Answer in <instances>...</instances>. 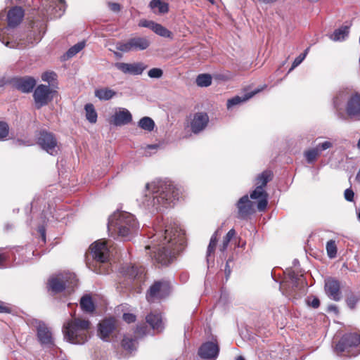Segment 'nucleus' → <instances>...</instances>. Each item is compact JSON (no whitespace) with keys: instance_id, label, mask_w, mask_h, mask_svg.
Returning <instances> with one entry per match:
<instances>
[{"instance_id":"obj_1","label":"nucleus","mask_w":360,"mask_h":360,"mask_svg":"<svg viewBox=\"0 0 360 360\" xmlns=\"http://www.w3.org/2000/svg\"><path fill=\"white\" fill-rule=\"evenodd\" d=\"M154 231L155 238L152 245L146 248L153 250L151 257L158 263L167 265L183 250L186 244L184 232L175 222L157 224L154 226Z\"/></svg>"},{"instance_id":"obj_2","label":"nucleus","mask_w":360,"mask_h":360,"mask_svg":"<svg viewBox=\"0 0 360 360\" xmlns=\"http://www.w3.org/2000/svg\"><path fill=\"white\" fill-rule=\"evenodd\" d=\"M179 197V188L172 182L157 179L146 184L137 202L141 208L155 213L170 206Z\"/></svg>"},{"instance_id":"obj_3","label":"nucleus","mask_w":360,"mask_h":360,"mask_svg":"<svg viewBox=\"0 0 360 360\" xmlns=\"http://www.w3.org/2000/svg\"><path fill=\"white\" fill-rule=\"evenodd\" d=\"M139 228L135 216L127 212H115L108 219V232L112 236L117 235L124 240H129Z\"/></svg>"},{"instance_id":"obj_4","label":"nucleus","mask_w":360,"mask_h":360,"mask_svg":"<svg viewBox=\"0 0 360 360\" xmlns=\"http://www.w3.org/2000/svg\"><path fill=\"white\" fill-rule=\"evenodd\" d=\"M66 321L63 328L65 339L72 343L82 345L89 336L90 322L86 319L74 317Z\"/></svg>"},{"instance_id":"obj_5","label":"nucleus","mask_w":360,"mask_h":360,"mask_svg":"<svg viewBox=\"0 0 360 360\" xmlns=\"http://www.w3.org/2000/svg\"><path fill=\"white\" fill-rule=\"evenodd\" d=\"M347 99L345 112L352 120H360V94H354L347 97L345 91L339 92L333 98V105L337 110L342 109L343 102Z\"/></svg>"},{"instance_id":"obj_6","label":"nucleus","mask_w":360,"mask_h":360,"mask_svg":"<svg viewBox=\"0 0 360 360\" xmlns=\"http://www.w3.org/2000/svg\"><path fill=\"white\" fill-rule=\"evenodd\" d=\"M91 254L96 263V266L99 264V267L91 268L92 271L97 274H107L108 269L105 268V265L109 260L110 250L108 244L105 240H99L94 242L90 246Z\"/></svg>"},{"instance_id":"obj_7","label":"nucleus","mask_w":360,"mask_h":360,"mask_svg":"<svg viewBox=\"0 0 360 360\" xmlns=\"http://www.w3.org/2000/svg\"><path fill=\"white\" fill-rule=\"evenodd\" d=\"M273 177V174L269 170H265L259 174L256 179V188L250 193L252 199H258L257 209L259 211H264L268 204V194L264 191V187L267 183L269 182Z\"/></svg>"},{"instance_id":"obj_8","label":"nucleus","mask_w":360,"mask_h":360,"mask_svg":"<svg viewBox=\"0 0 360 360\" xmlns=\"http://www.w3.org/2000/svg\"><path fill=\"white\" fill-rule=\"evenodd\" d=\"M360 336L356 333H347L336 345L335 350L338 355L346 353L348 356H356L360 353Z\"/></svg>"},{"instance_id":"obj_9","label":"nucleus","mask_w":360,"mask_h":360,"mask_svg":"<svg viewBox=\"0 0 360 360\" xmlns=\"http://www.w3.org/2000/svg\"><path fill=\"white\" fill-rule=\"evenodd\" d=\"M49 285L54 292H59L65 289L68 291L73 290L74 288L77 285V279L74 273L60 274L49 279Z\"/></svg>"},{"instance_id":"obj_10","label":"nucleus","mask_w":360,"mask_h":360,"mask_svg":"<svg viewBox=\"0 0 360 360\" xmlns=\"http://www.w3.org/2000/svg\"><path fill=\"white\" fill-rule=\"evenodd\" d=\"M304 288V279L302 276H298L294 271L288 274V280L283 281L280 288L283 294L286 296L295 297L297 290Z\"/></svg>"},{"instance_id":"obj_11","label":"nucleus","mask_w":360,"mask_h":360,"mask_svg":"<svg viewBox=\"0 0 360 360\" xmlns=\"http://www.w3.org/2000/svg\"><path fill=\"white\" fill-rule=\"evenodd\" d=\"M150 42L146 37H135L124 42H118L116 49L122 52L143 51L149 47Z\"/></svg>"},{"instance_id":"obj_12","label":"nucleus","mask_w":360,"mask_h":360,"mask_svg":"<svg viewBox=\"0 0 360 360\" xmlns=\"http://www.w3.org/2000/svg\"><path fill=\"white\" fill-rule=\"evenodd\" d=\"M32 326L37 330V337L39 343L46 347L54 346V340L52 332L47 325L40 320H33Z\"/></svg>"},{"instance_id":"obj_13","label":"nucleus","mask_w":360,"mask_h":360,"mask_svg":"<svg viewBox=\"0 0 360 360\" xmlns=\"http://www.w3.org/2000/svg\"><path fill=\"white\" fill-rule=\"evenodd\" d=\"M41 148L51 155H56L59 150V145L55 135L51 132L42 131L37 141Z\"/></svg>"},{"instance_id":"obj_14","label":"nucleus","mask_w":360,"mask_h":360,"mask_svg":"<svg viewBox=\"0 0 360 360\" xmlns=\"http://www.w3.org/2000/svg\"><path fill=\"white\" fill-rule=\"evenodd\" d=\"M53 92L48 85L39 84L37 86L33 93L36 108L39 109L51 101Z\"/></svg>"},{"instance_id":"obj_15","label":"nucleus","mask_w":360,"mask_h":360,"mask_svg":"<svg viewBox=\"0 0 360 360\" xmlns=\"http://www.w3.org/2000/svg\"><path fill=\"white\" fill-rule=\"evenodd\" d=\"M169 283L166 281H156L152 285L146 295L147 300L153 302L168 295L169 292Z\"/></svg>"},{"instance_id":"obj_16","label":"nucleus","mask_w":360,"mask_h":360,"mask_svg":"<svg viewBox=\"0 0 360 360\" xmlns=\"http://www.w3.org/2000/svg\"><path fill=\"white\" fill-rule=\"evenodd\" d=\"M46 15L50 18H60L65 11L64 0H46L44 3Z\"/></svg>"},{"instance_id":"obj_17","label":"nucleus","mask_w":360,"mask_h":360,"mask_svg":"<svg viewBox=\"0 0 360 360\" xmlns=\"http://www.w3.org/2000/svg\"><path fill=\"white\" fill-rule=\"evenodd\" d=\"M236 206L238 209L237 217L238 219H245L254 212L253 203L249 200L248 195L240 198Z\"/></svg>"},{"instance_id":"obj_18","label":"nucleus","mask_w":360,"mask_h":360,"mask_svg":"<svg viewBox=\"0 0 360 360\" xmlns=\"http://www.w3.org/2000/svg\"><path fill=\"white\" fill-rule=\"evenodd\" d=\"M115 329V320L112 318L106 319L99 323L98 335L103 340L108 341Z\"/></svg>"},{"instance_id":"obj_19","label":"nucleus","mask_w":360,"mask_h":360,"mask_svg":"<svg viewBox=\"0 0 360 360\" xmlns=\"http://www.w3.org/2000/svg\"><path fill=\"white\" fill-rule=\"evenodd\" d=\"M219 351V346L213 342L203 343L198 349V355L203 359H215Z\"/></svg>"},{"instance_id":"obj_20","label":"nucleus","mask_w":360,"mask_h":360,"mask_svg":"<svg viewBox=\"0 0 360 360\" xmlns=\"http://www.w3.org/2000/svg\"><path fill=\"white\" fill-rule=\"evenodd\" d=\"M13 86L22 93H29L36 85V80L32 77L14 78L12 80Z\"/></svg>"},{"instance_id":"obj_21","label":"nucleus","mask_w":360,"mask_h":360,"mask_svg":"<svg viewBox=\"0 0 360 360\" xmlns=\"http://www.w3.org/2000/svg\"><path fill=\"white\" fill-rule=\"evenodd\" d=\"M115 67L124 74L130 75H141L146 68L143 63H116Z\"/></svg>"},{"instance_id":"obj_22","label":"nucleus","mask_w":360,"mask_h":360,"mask_svg":"<svg viewBox=\"0 0 360 360\" xmlns=\"http://www.w3.org/2000/svg\"><path fill=\"white\" fill-rule=\"evenodd\" d=\"M139 26L149 28L155 34L161 37L167 38L172 37V32L169 30H167L160 24L155 22L154 21L141 20L139 22Z\"/></svg>"},{"instance_id":"obj_23","label":"nucleus","mask_w":360,"mask_h":360,"mask_svg":"<svg viewBox=\"0 0 360 360\" xmlns=\"http://www.w3.org/2000/svg\"><path fill=\"white\" fill-rule=\"evenodd\" d=\"M132 120L131 112L126 108H118L112 117V123L115 126H123L129 124Z\"/></svg>"},{"instance_id":"obj_24","label":"nucleus","mask_w":360,"mask_h":360,"mask_svg":"<svg viewBox=\"0 0 360 360\" xmlns=\"http://www.w3.org/2000/svg\"><path fill=\"white\" fill-rule=\"evenodd\" d=\"M209 122L208 115L204 112H198L191 122V129L194 134L202 131L207 125Z\"/></svg>"},{"instance_id":"obj_25","label":"nucleus","mask_w":360,"mask_h":360,"mask_svg":"<svg viewBox=\"0 0 360 360\" xmlns=\"http://www.w3.org/2000/svg\"><path fill=\"white\" fill-rule=\"evenodd\" d=\"M340 283L335 279L328 278L325 281V290L327 295L335 301H339L341 299V292L340 290Z\"/></svg>"},{"instance_id":"obj_26","label":"nucleus","mask_w":360,"mask_h":360,"mask_svg":"<svg viewBox=\"0 0 360 360\" xmlns=\"http://www.w3.org/2000/svg\"><path fill=\"white\" fill-rule=\"evenodd\" d=\"M24 17V11L21 7L15 6L10 9L7 14L8 25L10 27L18 26Z\"/></svg>"},{"instance_id":"obj_27","label":"nucleus","mask_w":360,"mask_h":360,"mask_svg":"<svg viewBox=\"0 0 360 360\" xmlns=\"http://www.w3.org/2000/svg\"><path fill=\"white\" fill-rule=\"evenodd\" d=\"M266 86V85H264L262 87L256 89L254 91H252L245 94L243 96H236L231 99H229L227 101V104H226L227 108L229 110H230L233 106L237 105L243 102H245L246 101L249 100L252 96H254L255 94H257V93L260 92L264 89H265Z\"/></svg>"},{"instance_id":"obj_28","label":"nucleus","mask_w":360,"mask_h":360,"mask_svg":"<svg viewBox=\"0 0 360 360\" xmlns=\"http://www.w3.org/2000/svg\"><path fill=\"white\" fill-rule=\"evenodd\" d=\"M147 323L153 330L161 331L163 329V323L161 314L159 313H150L146 316Z\"/></svg>"},{"instance_id":"obj_29","label":"nucleus","mask_w":360,"mask_h":360,"mask_svg":"<svg viewBox=\"0 0 360 360\" xmlns=\"http://www.w3.org/2000/svg\"><path fill=\"white\" fill-rule=\"evenodd\" d=\"M123 273L131 278H136L141 276L144 273V268L136 266H127L123 268Z\"/></svg>"},{"instance_id":"obj_30","label":"nucleus","mask_w":360,"mask_h":360,"mask_svg":"<svg viewBox=\"0 0 360 360\" xmlns=\"http://www.w3.org/2000/svg\"><path fill=\"white\" fill-rule=\"evenodd\" d=\"M349 34V27L342 26L335 30L330 36V39L334 41H340L345 40Z\"/></svg>"},{"instance_id":"obj_31","label":"nucleus","mask_w":360,"mask_h":360,"mask_svg":"<svg viewBox=\"0 0 360 360\" xmlns=\"http://www.w3.org/2000/svg\"><path fill=\"white\" fill-rule=\"evenodd\" d=\"M137 340L136 338L125 335L122 341V347L129 352L136 349Z\"/></svg>"},{"instance_id":"obj_32","label":"nucleus","mask_w":360,"mask_h":360,"mask_svg":"<svg viewBox=\"0 0 360 360\" xmlns=\"http://www.w3.org/2000/svg\"><path fill=\"white\" fill-rule=\"evenodd\" d=\"M80 306L82 309L86 312H93L95 307L90 295H84L80 300Z\"/></svg>"},{"instance_id":"obj_33","label":"nucleus","mask_w":360,"mask_h":360,"mask_svg":"<svg viewBox=\"0 0 360 360\" xmlns=\"http://www.w3.org/2000/svg\"><path fill=\"white\" fill-rule=\"evenodd\" d=\"M115 91L108 88L97 89L95 91V96L100 100L108 101L115 95Z\"/></svg>"},{"instance_id":"obj_34","label":"nucleus","mask_w":360,"mask_h":360,"mask_svg":"<svg viewBox=\"0 0 360 360\" xmlns=\"http://www.w3.org/2000/svg\"><path fill=\"white\" fill-rule=\"evenodd\" d=\"M219 232V229H217L213 233V235L212 236V237L210 238V243L208 245L207 250V262H210V257H211V255L212 254H214V252L215 251L217 243V240H218L217 236H218Z\"/></svg>"},{"instance_id":"obj_35","label":"nucleus","mask_w":360,"mask_h":360,"mask_svg":"<svg viewBox=\"0 0 360 360\" xmlns=\"http://www.w3.org/2000/svg\"><path fill=\"white\" fill-rule=\"evenodd\" d=\"M86 120L91 123H96L97 121V112L91 103H87L84 106Z\"/></svg>"},{"instance_id":"obj_36","label":"nucleus","mask_w":360,"mask_h":360,"mask_svg":"<svg viewBox=\"0 0 360 360\" xmlns=\"http://www.w3.org/2000/svg\"><path fill=\"white\" fill-rule=\"evenodd\" d=\"M138 126L145 131H151L155 127V122L150 117H143L139 121Z\"/></svg>"},{"instance_id":"obj_37","label":"nucleus","mask_w":360,"mask_h":360,"mask_svg":"<svg viewBox=\"0 0 360 360\" xmlns=\"http://www.w3.org/2000/svg\"><path fill=\"white\" fill-rule=\"evenodd\" d=\"M150 7L153 10L158 9L159 13H166L169 11L168 4L161 0H152L150 3Z\"/></svg>"},{"instance_id":"obj_38","label":"nucleus","mask_w":360,"mask_h":360,"mask_svg":"<svg viewBox=\"0 0 360 360\" xmlns=\"http://www.w3.org/2000/svg\"><path fill=\"white\" fill-rule=\"evenodd\" d=\"M198 86L207 87L212 84V77L209 74H200L196 78Z\"/></svg>"},{"instance_id":"obj_39","label":"nucleus","mask_w":360,"mask_h":360,"mask_svg":"<svg viewBox=\"0 0 360 360\" xmlns=\"http://www.w3.org/2000/svg\"><path fill=\"white\" fill-rule=\"evenodd\" d=\"M85 46L84 41H80L77 44H75L72 47H70L68 51L66 52L67 58H70L75 56L77 53H78L80 51H82Z\"/></svg>"},{"instance_id":"obj_40","label":"nucleus","mask_w":360,"mask_h":360,"mask_svg":"<svg viewBox=\"0 0 360 360\" xmlns=\"http://www.w3.org/2000/svg\"><path fill=\"white\" fill-rule=\"evenodd\" d=\"M304 156L307 162L309 164L314 162L320 156L317 151L314 148H310L304 153Z\"/></svg>"},{"instance_id":"obj_41","label":"nucleus","mask_w":360,"mask_h":360,"mask_svg":"<svg viewBox=\"0 0 360 360\" xmlns=\"http://www.w3.org/2000/svg\"><path fill=\"white\" fill-rule=\"evenodd\" d=\"M326 251L328 256L330 258H334L337 255V246L335 244V241L333 240H330L326 243Z\"/></svg>"},{"instance_id":"obj_42","label":"nucleus","mask_w":360,"mask_h":360,"mask_svg":"<svg viewBox=\"0 0 360 360\" xmlns=\"http://www.w3.org/2000/svg\"><path fill=\"white\" fill-rule=\"evenodd\" d=\"M359 301V295L357 294L351 293L346 299V303L349 308L353 309L355 308L356 304Z\"/></svg>"},{"instance_id":"obj_43","label":"nucleus","mask_w":360,"mask_h":360,"mask_svg":"<svg viewBox=\"0 0 360 360\" xmlns=\"http://www.w3.org/2000/svg\"><path fill=\"white\" fill-rule=\"evenodd\" d=\"M9 134V126L7 122L0 121V141L6 140Z\"/></svg>"},{"instance_id":"obj_44","label":"nucleus","mask_w":360,"mask_h":360,"mask_svg":"<svg viewBox=\"0 0 360 360\" xmlns=\"http://www.w3.org/2000/svg\"><path fill=\"white\" fill-rule=\"evenodd\" d=\"M148 75L150 78L159 79L163 75V71L160 68H154L148 72Z\"/></svg>"},{"instance_id":"obj_45","label":"nucleus","mask_w":360,"mask_h":360,"mask_svg":"<svg viewBox=\"0 0 360 360\" xmlns=\"http://www.w3.org/2000/svg\"><path fill=\"white\" fill-rule=\"evenodd\" d=\"M307 303L309 306L316 309L320 305V301L318 297L314 296L308 297L307 299Z\"/></svg>"},{"instance_id":"obj_46","label":"nucleus","mask_w":360,"mask_h":360,"mask_svg":"<svg viewBox=\"0 0 360 360\" xmlns=\"http://www.w3.org/2000/svg\"><path fill=\"white\" fill-rule=\"evenodd\" d=\"M56 78V74L54 72H46L42 74L41 79L44 82H47L49 83L55 80Z\"/></svg>"},{"instance_id":"obj_47","label":"nucleus","mask_w":360,"mask_h":360,"mask_svg":"<svg viewBox=\"0 0 360 360\" xmlns=\"http://www.w3.org/2000/svg\"><path fill=\"white\" fill-rule=\"evenodd\" d=\"M319 148L321 150L322 152L330 149L333 147L334 143L331 141L327 140L323 142L319 143L317 144Z\"/></svg>"},{"instance_id":"obj_48","label":"nucleus","mask_w":360,"mask_h":360,"mask_svg":"<svg viewBox=\"0 0 360 360\" xmlns=\"http://www.w3.org/2000/svg\"><path fill=\"white\" fill-rule=\"evenodd\" d=\"M304 60V55L300 54L294 60L291 68L289 70V72L292 71L294 68L297 67Z\"/></svg>"},{"instance_id":"obj_49","label":"nucleus","mask_w":360,"mask_h":360,"mask_svg":"<svg viewBox=\"0 0 360 360\" xmlns=\"http://www.w3.org/2000/svg\"><path fill=\"white\" fill-rule=\"evenodd\" d=\"M354 193L352 189L347 188L345 191L344 196H345V198L346 200H347L349 202H352L354 200Z\"/></svg>"},{"instance_id":"obj_50","label":"nucleus","mask_w":360,"mask_h":360,"mask_svg":"<svg viewBox=\"0 0 360 360\" xmlns=\"http://www.w3.org/2000/svg\"><path fill=\"white\" fill-rule=\"evenodd\" d=\"M11 307L6 304L5 302L0 301V313H11Z\"/></svg>"},{"instance_id":"obj_51","label":"nucleus","mask_w":360,"mask_h":360,"mask_svg":"<svg viewBox=\"0 0 360 360\" xmlns=\"http://www.w3.org/2000/svg\"><path fill=\"white\" fill-rule=\"evenodd\" d=\"M123 319L128 323H133L136 320V316L132 314L124 313L123 314Z\"/></svg>"},{"instance_id":"obj_52","label":"nucleus","mask_w":360,"mask_h":360,"mask_svg":"<svg viewBox=\"0 0 360 360\" xmlns=\"http://www.w3.org/2000/svg\"><path fill=\"white\" fill-rule=\"evenodd\" d=\"M236 231L233 229H231L225 236L223 240L226 242H230L231 240L235 236Z\"/></svg>"},{"instance_id":"obj_53","label":"nucleus","mask_w":360,"mask_h":360,"mask_svg":"<svg viewBox=\"0 0 360 360\" xmlns=\"http://www.w3.org/2000/svg\"><path fill=\"white\" fill-rule=\"evenodd\" d=\"M110 9L113 12H118L120 10V5L117 3H110L108 4Z\"/></svg>"},{"instance_id":"obj_54","label":"nucleus","mask_w":360,"mask_h":360,"mask_svg":"<svg viewBox=\"0 0 360 360\" xmlns=\"http://www.w3.org/2000/svg\"><path fill=\"white\" fill-rule=\"evenodd\" d=\"M328 311L333 312L335 314L338 315L339 314L338 308L335 304H330L328 307Z\"/></svg>"},{"instance_id":"obj_55","label":"nucleus","mask_w":360,"mask_h":360,"mask_svg":"<svg viewBox=\"0 0 360 360\" xmlns=\"http://www.w3.org/2000/svg\"><path fill=\"white\" fill-rule=\"evenodd\" d=\"M229 244V242H226L224 240H223L222 243L219 247V251L221 253H224V252L226 250V249L228 248Z\"/></svg>"},{"instance_id":"obj_56","label":"nucleus","mask_w":360,"mask_h":360,"mask_svg":"<svg viewBox=\"0 0 360 360\" xmlns=\"http://www.w3.org/2000/svg\"><path fill=\"white\" fill-rule=\"evenodd\" d=\"M38 231L41 234L42 240L45 241V228L43 226H39L38 229Z\"/></svg>"},{"instance_id":"obj_57","label":"nucleus","mask_w":360,"mask_h":360,"mask_svg":"<svg viewBox=\"0 0 360 360\" xmlns=\"http://www.w3.org/2000/svg\"><path fill=\"white\" fill-rule=\"evenodd\" d=\"M230 260H228L226 262V266H225V274H226V278H228V277L229 276V275L231 274V269H230V267H229V262Z\"/></svg>"},{"instance_id":"obj_58","label":"nucleus","mask_w":360,"mask_h":360,"mask_svg":"<svg viewBox=\"0 0 360 360\" xmlns=\"http://www.w3.org/2000/svg\"><path fill=\"white\" fill-rule=\"evenodd\" d=\"M258 1L262 2V3H264V4H269L274 3L277 0H258Z\"/></svg>"},{"instance_id":"obj_59","label":"nucleus","mask_w":360,"mask_h":360,"mask_svg":"<svg viewBox=\"0 0 360 360\" xmlns=\"http://www.w3.org/2000/svg\"><path fill=\"white\" fill-rule=\"evenodd\" d=\"M316 151L317 153L319 154V155L321 156V154H322V151L319 148V146L316 145V147L314 148Z\"/></svg>"},{"instance_id":"obj_60","label":"nucleus","mask_w":360,"mask_h":360,"mask_svg":"<svg viewBox=\"0 0 360 360\" xmlns=\"http://www.w3.org/2000/svg\"><path fill=\"white\" fill-rule=\"evenodd\" d=\"M158 148V145H149L148 146V148L149 149H157Z\"/></svg>"},{"instance_id":"obj_61","label":"nucleus","mask_w":360,"mask_h":360,"mask_svg":"<svg viewBox=\"0 0 360 360\" xmlns=\"http://www.w3.org/2000/svg\"><path fill=\"white\" fill-rule=\"evenodd\" d=\"M356 179L358 182L360 183V168H359V170L356 174Z\"/></svg>"},{"instance_id":"obj_62","label":"nucleus","mask_w":360,"mask_h":360,"mask_svg":"<svg viewBox=\"0 0 360 360\" xmlns=\"http://www.w3.org/2000/svg\"><path fill=\"white\" fill-rule=\"evenodd\" d=\"M41 34H40V32H39V34H38V36H37V37L34 39V41H35V42H38V41H40V39H41Z\"/></svg>"},{"instance_id":"obj_63","label":"nucleus","mask_w":360,"mask_h":360,"mask_svg":"<svg viewBox=\"0 0 360 360\" xmlns=\"http://www.w3.org/2000/svg\"><path fill=\"white\" fill-rule=\"evenodd\" d=\"M309 48H307L305 49V51H304V53H301V55H304V58H306L308 52H309Z\"/></svg>"},{"instance_id":"obj_64","label":"nucleus","mask_w":360,"mask_h":360,"mask_svg":"<svg viewBox=\"0 0 360 360\" xmlns=\"http://www.w3.org/2000/svg\"><path fill=\"white\" fill-rule=\"evenodd\" d=\"M236 360H245L242 356H239L236 358Z\"/></svg>"}]
</instances>
